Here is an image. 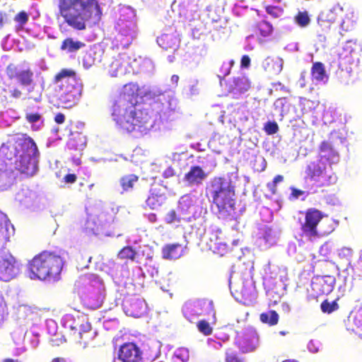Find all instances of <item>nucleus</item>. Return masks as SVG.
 I'll return each instance as SVG.
<instances>
[{"mask_svg": "<svg viewBox=\"0 0 362 362\" xmlns=\"http://www.w3.org/2000/svg\"><path fill=\"white\" fill-rule=\"evenodd\" d=\"M354 46H356V43L351 41H347L344 46L343 52L340 54V64L342 61L346 59L349 64H352L354 61L353 57V53L354 52Z\"/></svg>", "mask_w": 362, "mask_h": 362, "instance_id": "nucleus-30", "label": "nucleus"}, {"mask_svg": "<svg viewBox=\"0 0 362 362\" xmlns=\"http://www.w3.org/2000/svg\"><path fill=\"white\" fill-rule=\"evenodd\" d=\"M250 88V83L248 78L244 76L234 77L229 83L228 92L233 93H243Z\"/></svg>", "mask_w": 362, "mask_h": 362, "instance_id": "nucleus-22", "label": "nucleus"}, {"mask_svg": "<svg viewBox=\"0 0 362 362\" xmlns=\"http://www.w3.org/2000/svg\"><path fill=\"white\" fill-rule=\"evenodd\" d=\"M142 353L134 343H126L121 346L118 358L112 362H141Z\"/></svg>", "mask_w": 362, "mask_h": 362, "instance_id": "nucleus-12", "label": "nucleus"}, {"mask_svg": "<svg viewBox=\"0 0 362 362\" xmlns=\"http://www.w3.org/2000/svg\"><path fill=\"white\" fill-rule=\"evenodd\" d=\"M4 362H18V361H16V360H13V359H10V358H8V359H6V360L4 361Z\"/></svg>", "mask_w": 362, "mask_h": 362, "instance_id": "nucleus-64", "label": "nucleus"}, {"mask_svg": "<svg viewBox=\"0 0 362 362\" xmlns=\"http://www.w3.org/2000/svg\"><path fill=\"white\" fill-rule=\"evenodd\" d=\"M197 328L200 332L206 336L210 335L213 331L210 324L204 320H200L197 322Z\"/></svg>", "mask_w": 362, "mask_h": 362, "instance_id": "nucleus-40", "label": "nucleus"}, {"mask_svg": "<svg viewBox=\"0 0 362 362\" xmlns=\"http://www.w3.org/2000/svg\"><path fill=\"white\" fill-rule=\"evenodd\" d=\"M103 53L104 51L100 47L97 46L90 47L83 55L82 62L83 66L88 69L100 63Z\"/></svg>", "mask_w": 362, "mask_h": 362, "instance_id": "nucleus-19", "label": "nucleus"}, {"mask_svg": "<svg viewBox=\"0 0 362 362\" xmlns=\"http://www.w3.org/2000/svg\"><path fill=\"white\" fill-rule=\"evenodd\" d=\"M207 174L199 165H193L189 170L185 173L183 180L189 187L201 185L206 178Z\"/></svg>", "mask_w": 362, "mask_h": 362, "instance_id": "nucleus-18", "label": "nucleus"}, {"mask_svg": "<svg viewBox=\"0 0 362 362\" xmlns=\"http://www.w3.org/2000/svg\"><path fill=\"white\" fill-rule=\"evenodd\" d=\"M107 72L111 77L124 76L131 72V67L129 62L119 54L113 58L112 62L106 67Z\"/></svg>", "mask_w": 362, "mask_h": 362, "instance_id": "nucleus-16", "label": "nucleus"}, {"mask_svg": "<svg viewBox=\"0 0 362 362\" xmlns=\"http://www.w3.org/2000/svg\"><path fill=\"white\" fill-rule=\"evenodd\" d=\"M305 173L311 180L319 182L320 187L329 185L336 181L335 176L327 173L326 163L321 160L310 162Z\"/></svg>", "mask_w": 362, "mask_h": 362, "instance_id": "nucleus-7", "label": "nucleus"}, {"mask_svg": "<svg viewBox=\"0 0 362 362\" xmlns=\"http://www.w3.org/2000/svg\"><path fill=\"white\" fill-rule=\"evenodd\" d=\"M323 217V213L315 208L299 211L294 218L299 226L301 236L313 240L322 236L323 234L329 233L330 231L322 233L318 230V225Z\"/></svg>", "mask_w": 362, "mask_h": 362, "instance_id": "nucleus-6", "label": "nucleus"}, {"mask_svg": "<svg viewBox=\"0 0 362 362\" xmlns=\"http://www.w3.org/2000/svg\"><path fill=\"white\" fill-rule=\"evenodd\" d=\"M259 34L263 37H267L273 31L272 25L267 21H262L257 25Z\"/></svg>", "mask_w": 362, "mask_h": 362, "instance_id": "nucleus-37", "label": "nucleus"}, {"mask_svg": "<svg viewBox=\"0 0 362 362\" xmlns=\"http://www.w3.org/2000/svg\"><path fill=\"white\" fill-rule=\"evenodd\" d=\"M64 266L62 257L53 252L42 251L29 261L28 268L32 279L57 280Z\"/></svg>", "mask_w": 362, "mask_h": 362, "instance_id": "nucleus-5", "label": "nucleus"}, {"mask_svg": "<svg viewBox=\"0 0 362 362\" xmlns=\"http://www.w3.org/2000/svg\"><path fill=\"white\" fill-rule=\"evenodd\" d=\"M29 20L28 14L25 11H21L18 12L14 16V21L18 23V25L22 28L24 25H25Z\"/></svg>", "mask_w": 362, "mask_h": 362, "instance_id": "nucleus-41", "label": "nucleus"}, {"mask_svg": "<svg viewBox=\"0 0 362 362\" xmlns=\"http://www.w3.org/2000/svg\"><path fill=\"white\" fill-rule=\"evenodd\" d=\"M250 58L248 55H243L241 58L240 66L242 68H248L250 65Z\"/></svg>", "mask_w": 362, "mask_h": 362, "instance_id": "nucleus-51", "label": "nucleus"}, {"mask_svg": "<svg viewBox=\"0 0 362 362\" xmlns=\"http://www.w3.org/2000/svg\"><path fill=\"white\" fill-rule=\"evenodd\" d=\"M267 187L272 194H275L276 193V183H274V181H272V182H268L267 184Z\"/></svg>", "mask_w": 362, "mask_h": 362, "instance_id": "nucleus-53", "label": "nucleus"}, {"mask_svg": "<svg viewBox=\"0 0 362 362\" xmlns=\"http://www.w3.org/2000/svg\"><path fill=\"white\" fill-rule=\"evenodd\" d=\"M124 308L127 315L141 317L146 311V303L143 298L132 296L124 301Z\"/></svg>", "mask_w": 362, "mask_h": 362, "instance_id": "nucleus-15", "label": "nucleus"}, {"mask_svg": "<svg viewBox=\"0 0 362 362\" xmlns=\"http://www.w3.org/2000/svg\"><path fill=\"white\" fill-rule=\"evenodd\" d=\"M77 176L74 173H69L63 177V182L66 184H73L76 182Z\"/></svg>", "mask_w": 362, "mask_h": 362, "instance_id": "nucleus-48", "label": "nucleus"}, {"mask_svg": "<svg viewBox=\"0 0 362 362\" xmlns=\"http://www.w3.org/2000/svg\"><path fill=\"white\" fill-rule=\"evenodd\" d=\"M81 329L79 332V341L81 344L86 346L88 343L93 340L95 337V332L92 330V327L90 323L86 322L81 325Z\"/></svg>", "mask_w": 362, "mask_h": 362, "instance_id": "nucleus-26", "label": "nucleus"}, {"mask_svg": "<svg viewBox=\"0 0 362 362\" xmlns=\"http://www.w3.org/2000/svg\"><path fill=\"white\" fill-rule=\"evenodd\" d=\"M19 272V266L11 254L0 250V280L8 281Z\"/></svg>", "mask_w": 362, "mask_h": 362, "instance_id": "nucleus-8", "label": "nucleus"}, {"mask_svg": "<svg viewBox=\"0 0 362 362\" xmlns=\"http://www.w3.org/2000/svg\"><path fill=\"white\" fill-rule=\"evenodd\" d=\"M5 160L13 161L15 169L25 177H32L38 170L40 152L36 143L27 134H16L0 148Z\"/></svg>", "mask_w": 362, "mask_h": 362, "instance_id": "nucleus-2", "label": "nucleus"}, {"mask_svg": "<svg viewBox=\"0 0 362 362\" xmlns=\"http://www.w3.org/2000/svg\"><path fill=\"white\" fill-rule=\"evenodd\" d=\"M225 362H245V358L240 357L238 354L231 349L226 351Z\"/></svg>", "mask_w": 362, "mask_h": 362, "instance_id": "nucleus-39", "label": "nucleus"}, {"mask_svg": "<svg viewBox=\"0 0 362 362\" xmlns=\"http://www.w3.org/2000/svg\"><path fill=\"white\" fill-rule=\"evenodd\" d=\"M139 180V177L135 174H128L122 176L119 179V185L122 193L131 192L133 191Z\"/></svg>", "mask_w": 362, "mask_h": 362, "instance_id": "nucleus-25", "label": "nucleus"}, {"mask_svg": "<svg viewBox=\"0 0 362 362\" xmlns=\"http://www.w3.org/2000/svg\"><path fill=\"white\" fill-rule=\"evenodd\" d=\"M41 117H42L41 115L38 112L26 113L25 116L26 121L29 123L37 122L41 119Z\"/></svg>", "mask_w": 362, "mask_h": 362, "instance_id": "nucleus-47", "label": "nucleus"}, {"mask_svg": "<svg viewBox=\"0 0 362 362\" xmlns=\"http://www.w3.org/2000/svg\"><path fill=\"white\" fill-rule=\"evenodd\" d=\"M320 15L334 24L336 22L342 19L343 10L339 6H335L331 9L322 12Z\"/></svg>", "mask_w": 362, "mask_h": 362, "instance_id": "nucleus-29", "label": "nucleus"}, {"mask_svg": "<svg viewBox=\"0 0 362 362\" xmlns=\"http://www.w3.org/2000/svg\"><path fill=\"white\" fill-rule=\"evenodd\" d=\"M240 293H242V295H243V296H249V293H248V292L247 291V290H246V289H241V290L240 291Z\"/></svg>", "mask_w": 362, "mask_h": 362, "instance_id": "nucleus-61", "label": "nucleus"}, {"mask_svg": "<svg viewBox=\"0 0 362 362\" xmlns=\"http://www.w3.org/2000/svg\"><path fill=\"white\" fill-rule=\"evenodd\" d=\"M53 83L57 85L60 90L69 88L71 85L82 84L77 77L76 72L71 69H61L54 76Z\"/></svg>", "mask_w": 362, "mask_h": 362, "instance_id": "nucleus-13", "label": "nucleus"}, {"mask_svg": "<svg viewBox=\"0 0 362 362\" xmlns=\"http://www.w3.org/2000/svg\"><path fill=\"white\" fill-rule=\"evenodd\" d=\"M264 130L269 134H274L279 131V126L274 121H269L264 124Z\"/></svg>", "mask_w": 362, "mask_h": 362, "instance_id": "nucleus-42", "label": "nucleus"}, {"mask_svg": "<svg viewBox=\"0 0 362 362\" xmlns=\"http://www.w3.org/2000/svg\"><path fill=\"white\" fill-rule=\"evenodd\" d=\"M157 42L160 47L169 51H175L180 45V40L173 33L162 34Z\"/></svg>", "mask_w": 362, "mask_h": 362, "instance_id": "nucleus-23", "label": "nucleus"}, {"mask_svg": "<svg viewBox=\"0 0 362 362\" xmlns=\"http://www.w3.org/2000/svg\"><path fill=\"white\" fill-rule=\"evenodd\" d=\"M233 64L234 62L233 60L223 62L220 68L219 76L225 77L227 75H228L230 72L231 67L233 66Z\"/></svg>", "mask_w": 362, "mask_h": 362, "instance_id": "nucleus-44", "label": "nucleus"}, {"mask_svg": "<svg viewBox=\"0 0 362 362\" xmlns=\"http://www.w3.org/2000/svg\"><path fill=\"white\" fill-rule=\"evenodd\" d=\"M295 22L302 28L308 26L310 23V18L307 11H299L295 16Z\"/></svg>", "mask_w": 362, "mask_h": 362, "instance_id": "nucleus-34", "label": "nucleus"}, {"mask_svg": "<svg viewBox=\"0 0 362 362\" xmlns=\"http://www.w3.org/2000/svg\"><path fill=\"white\" fill-rule=\"evenodd\" d=\"M93 5L99 10L96 0H59L58 13L71 28L84 30L92 18L90 8Z\"/></svg>", "mask_w": 362, "mask_h": 362, "instance_id": "nucleus-4", "label": "nucleus"}, {"mask_svg": "<svg viewBox=\"0 0 362 362\" xmlns=\"http://www.w3.org/2000/svg\"><path fill=\"white\" fill-rule=\"evenodd\" d=\"M317 25L322 33H327L331 30L334 23L320 14L317 18Z\"/></svg>", "mask_w": 362, "mask_h": 362, "instance_id": "nucleus-35", "label": "nucleus"}, {"mask_svg": "<svg viewBox=\"0 0 362 362\" xmlns=\"http://www.w3.org/2000/svg\"><path fill=\"white\" fill-rule=\"evenodd\" d=\"M283 180H284V177L281 175H278L275 176L273 180L274 183H276V184L282 182Z\"/></svg>", "mask_w": 362, "mask_h": 362, "instance_id": "nucleus-56", "label": "nucleus"}, {"mask_svg": "<svg viewBox=\"0 0 362 362\" xmlns=\"http://www.w3.org/2000/svg\"><path fill=\"white\" fill-rule=\"evenodd\" d=\"M326 281L324 278L319 279L318 282L315 284L316 287H318L321 294H328L332 291L333 284L332 283L325 284Z\"/></svg>", "mask_w": 362, "mask_h": 362, "instance_id": "nucleus-38", "label": "nucleus"}, {"mask_svg": "<svg viewBox=\"0 0 362 362\" xmlns=\"http://www.w3.org/2000/svg\"><path fill=\"white\" fill-rule=\"evenodd\" d=\"M4 13L2 12H0V26H3L4 25Z\"/></svg>", "mask_w": 362, "mask_h": 362, "instance_id": "nucleus-59", "label": "nucleus"}, {"mask_svg": "<svg viewBox=\"0 0 362 362\" xmlns=\"http://www.w3.org/2000/svg\"><path fill=\"white\" fill-rule=\"evenodd\" d=\"M136 252L131 246H125L118 252L117 257L120 259H130L134 261Z\"/></svg>", "mask_w": 362, "mask_h": 362, "instance_id": "nucleus-33", "label": "nucleus"}, {"mask_svg": "<svg viewBox=\"0 0 362 362\" xmlns=\"http://www.w3.org/2000/svg\"><path fill=\"white\" fill-rule=\"evenodd\" d=\"M165 221L168 224L179 223L180 221V218L178 216L176 211L173 209L165 214Z\"/></svg>", "mask_w": 362, "mask_h": 362, "instance_id": "nucleus-43", "label": "nucleus"}, {"mask_svg": "<svg viewBox=\"0 0 362 362\" xmlns=\"http://www.w3.org/2000/svg\"><path fill=\"white\" fill-rule=\"evenodd\" d=\"M23 93L21 90L18 87H15L10 90V97L13 99H20Z\"/></svg>", "mask_w": 362, "mask_h": 362, "instance_id": "nucleus-49", "label": "nucleus"}, {"mask_svg": "<svg viewBox=\"0 0 362 362\" xmlns=\"http://www.w3.org/2000/svg\"><path fill=\"white\" fill-rule=\"evenodd\" d=\"M265 10L268 14L271 15L274 18L279 17L280 14L282 12V9L279 6L271 5L267 6L265 7Z\"/></svg>", "mask_w": 362, "mask_h": 362, "instance_id": "nucleus-46", "label": "nucleus"}, {"mask_svg": "<svg viewBox=\"0 0 362 362\" xmlns=\"http://www.w3.org/2000/svg\"><path fill=\"white\" fill-rule=\"evenodd\" d=\"M4 228V215L0 213V231Z\"/></svg>", "mask_w": 362, "mask_h": 362, "instance_id": "nucleus-57", "label": "nucleus"}, {"mask_svg": "<svg viewBox=\"0 0 362 362\" xmlns=\"http://www.w3.org/2000/svg\"><path fill=\"white\" fill-rule=\"evenodd\" d=\"M139 96L141 97V92L139 84L130 82L122 86L118 97L112 102V119L123 132L142 133L151 126V117L147 110L140 108Z\"/></svg>", "mask_w": 362, "mask_h": 362, "instance_id": "nucleus-1", "label": "nucleus"}, {"mask_svg": "<svg viewBox=\"0 0 362 362\" xmlns=\"http://www.w3.org/2000/svg\"><path fill=\"white\" fill-rule=\"evenodd\" d=\"M83 47H85V43L83 42L67 37L62 41L60 49L68 52H75Z\"/></svg>", "mask_w": 362, "mask_h": 362, "instance_id": "nucleus-27", "label": "nucleus"}, {"mask_svg": "<svg viewBox=\"0 0 362 362\" xmlns=\"http://www.w3.org/2000/svg\"><path fill=\"white\" fill-rule=\"evenodd\" d=\"M6 74L9 79L17 78L21 85L28 86L33 83L34 74L30 69L18 71L13 64H10L6 69Z\"/></svg>", "mask_w": 362, "mask_h": 362, "instance_id": "nucleus-14", "label": "nucleus"}, {"mask_svg": "<svg viewBox=\"0 0 362 362\" xmlns=\"http://www.w3.org/2000/svg\"><path fill=\"white\" fill-rule=\"evenodd\" d=\"M175 175L174 168L172 166L167 168L163 173V176L165 178H170Z\"/></svg>", "mask_w": 362, "mask_h": 362, "instance_id": "nucleus-50", "label": "nucleus"}, {"mask_svg": "<svg viewBox=\"0 0 362 362\" xmlns=\"http://www.w3.org/2000/svg\"><path fill=\"white\" fill-rule=\"evenodd\" d=\"M322 311L325 313H331L339 308V305L336 300L329 302L328 300H325L320 305Z\"/></svg>", "mask_w": 362, "mask_h": 362, "instance_id": "nucleus-36", "label": "nucleus"}, {"mask_svg": "<svg viewBox=\"0 0 362 362\" xmlns=\"http://www.w3.org/2000/svg\"><path fill=\"white\" fill-rule=\"evenodd\" d=\"M59 100L65 108L75 105L81 98L83 90L82 84L71 85L69 88L60 90Z\"/></svg>", "mask_w": 362, "mask_h": 362, "instance_id": "nucleus-10", "label": "nucleus"}, {"mask_svg": "<svg viewBox=\"0 0 362 362\" xmlns=\"http://www.w3.org/2000/svg\"><path fill=\"white\" fill-rule=\"evenodd\" d=\"M65 121V116L63 113L59 112L54 117V122L57 124H63Z\"/></svg>", "mask_w": 362, "mask_h": 362, "instance_id": "nucleus-52", "label": "nucleus"}, {"mask_svg": "<svg viewBox=\"0 0 362 362\" xmlns=\"http://www.w3.org/2000/svg\"><path fill=\"white\" fill-rule=\"evenodd\" d=\"M209 248L214 252L223 255L228 250V245L225 242V239L222 230L219 228L211 229L209 233Z\"/></svg>", "mask_w": 362, "mask_h": 362, "instance_id": "nucleus-17", "label": "nucleus"}, {"mask_svg": "<svg viewBox=\"0 0 362 362\" xmlns=\"http://www.w3.org/2000/svg\"><path fill=\"white\" fill-rule=\"evenodd\" d=\"M320 151L321 153H328V155L335 154V152L332 148V144L327 141H324L320 144Z\"/></svg>", "mask_w": 362, "mask_h": 362, "instance_id": "nucleus-45", "label": "nucleus"}, {"mask_svg": "<svg viewBox=\"0 0 362 362\" xmlns=\"http://www.w3.org/2000/svg\"><path fill=\"white\" fill-rule=\"evenodd\" d=\"M311 75L317 81H322L326 76L325 66L322 62L313 63L311 68Z\"/></svg>", "mask_w": 362, "mask_h": 362, "instance_id": "nucleus-32", "label": "nucleus"}, {"mask_svg": "<svg viewBox=\"0 0 362 362\" xmlns=\"http://www.w3.org/2000/svg\"><path fill=\"white\" fill-rule=\"evenodd\" d=\"M304 194V191L296 188L291 189V195L295 198H298L300 196Z\"/></svg>", "mask_w": 362, "mask_h": 362, "instance_id": "nucleus-54", "label": "nucleus"}, {"mask_svg": "<svg viewBox=\"0 0 362 362\" xmlns=\"http://www.w3.org/2000/svg\"><path fill=\"white\" fill-rule=\"evenodd\" d=\"M132 42V35L129 33L124 35L122 33L117 34L112 42V46L117 49L127 48Z\"/></svg>", "mask_w": 362, "mask_h": 362, "instance_id": "nucleus-28", "label": "nucleus"}, {"mask_svg": "<svg viewBox=\"0 0 362 362\" xmlns=\"http://www.w3.org/2000/svg\"><path fill=\"white\" fill-rule=\"evenodd\" d=\"M357 269L361 273V274H360V276H361V279L362 280V251L361 252L359 258L357 261Z\"/></svg>", "mask_w": 362, "mask_h": 362, "instance_id": "nucleus-55", "label": "nucleus"}, {"mask_svg": "<svg viewBox=\"0 0 362 362\" xmlns=\"http://www.w3.org/2000/svg\"><path fill=\"white\" fill-rule=\"evenodd\" d=\"M236 344L243 353L253 351L259 345V336L254 329H249L238 336Z\"/></svg>", "mask_w": 362, "mask_h": 362, "instance_id": "nucleus-11", "label": "nucleus"}, {"mask_svg": "<svg viewBox=\"0 0 362 362\" xmlns=\"http://www.w3.org/2000/svg\"><path fill=\"white\" fill-rule=\"evenodd\" d=\"M349 322L351 327L349 329L362 339V305L351 312Z\"/></svg>", "mask_w": 362, "mask_h": 362, "instance_id": "nucleus-21", "label": "nucleus"}, {"mask_svg": "<svg viewBox=\"0 0 362 362\" xmlns=\"http://www.w3.org/2000/svg\"><path fill=\"white\" fill-rule=\"evenodd\" d=\"M211 202L217 208L216 215L219 219L233 221L238 214L235 206V190L232 181L225 177H213L206 187Z\"/></svg>", "mask_w": 362, "mask_h": 362, "instance_id": "nucleus-3", "label": "nucleus"}, {"mask_svg": "<svg viewBox=\"0 0 362 362\" xmlns=\"http://www.w3.org/2000/svg\"><path fill=\"white\" fill-rule=\"evenodd\" d=\"M259 319L262 323L267 324L269 326H274L278 324L279 317L275 310H269V312L261 313Z\"/></svg>", "mask_w": 362, "mask_h": 362, "instance_id": "nucleus-31", "label": "nucleus"}, {"mask_svg": "<svg viewBox=\"0 0 362 362\" xmlns=\"http://www.w3.org/2000/svg\"><path fill=\"white\" fill-rule=\"evenodd\" d=\"M178 79H179V77H178V76H177V75H173V76H172V81H175V82H177V81H178Z\"/></svg>", "mask_w": 362, "mask_h": 362, "instance_id": "nucleus-63", "label": "nucleus"}, {"mask_svg": "<svg viewBox=\"0 0 362 362\" xmlns=\"http://www.w3.org/2000/svg\"><path fill=\"white\" fill-rule=\"evenodd\" d=\"M73 163L76 165H79L81 164V160L80 158H74Z\"/></svg>", "mask_w": 362, "mask_h": 362, "instance_id": "nucleus-60", "label": "nucleus"}, {"mask_svg": "<svg viewBox=\"0 0 362 362\" xmlns=\"http://www.w3.org/2000/svg\"><path fill=\"white\" fill-rule=\"evenodd\" d=\"M86 145V136L79 132L71 131L67 142L66 148L70 151H82Z\"/></svg>", "mask_w": 362, "mask_h": 362, "instance_id": "nucleus-20", "label": "nucleus"}, {"mask_svg": "<svg viewBox=\"0 0 362 362\" xmlns=\"http://www.w3.org/2000/svg\"><path fill=\"white\" fill-rule=\"evenodd\" d=\"M51 362H64V360L59 358H55Z\"/></svg>", "mask_w": 362, "mask_h": 362, "instance_id": "nucleus-62", "label": "nucleus"}, {"mask_svg": "<svg viewBox=\"0 0 362 362\" xmlns=\"http://www.w3.org/2000/svg\"><path fill=\"white\" fill-rule=\"evenodd\" d=\"M183 251L181 244H168L162 248V257L165 259H176L182 255Z\"/></svg>", "mask_w": 362, "mask_h": 362, "instance_id": "nucleus-24", "label": "nucleus"}, {"mask_svg": "<svg viewBox=\"0 0 362 362\" xmlns=\"http://www.w3.org/2000/svg\"><path fill=\"white\" fill-rule=\"evenodd\" d=\"M167 200V194L165 187L158 182L151 185L149 194L146 199V206L152 210H157L161 207Z\"/></svg>", "mask_w": 362, "mask_h": 362, "instance_id": "nucleus-9", "label": "nucleus"}, {"mask_svg": "<svg viewBox=\"0 0 362 362\" xmlns=\"http://www.w3.org/2000/svg\"><path fill=\"white\" fill-rule=\"evenodd\" d=\"M6 175V172L5 170L0 168V180L1 178Z\"/></svg>", "mask_w": 362, "mask_h": 362, "instance_id": "nucleus-58", "label": "nucleus"}]
</instances>
